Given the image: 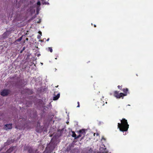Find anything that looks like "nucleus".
I'll return each mask as SVG.
<instances>
[{"instance_id": "obj_20", "label": "nucleus", "mask_w": 153, "mask_h": 153, "mask_svg": "<svg viewBox=\"0 0 153 153\" xmlns=\"http://www.w3.org/2000/svg\"><path fill=\"white\" fill-rule=\"evenodd\" d=\"M34 115H35V116H36V115H37V113H36V111H35V112L34 113Z\"/></svg>"}, {"instance_id": "obj_15", "label": "nucleus", "mask_w": 153, "mask_h": 153, "mask_svg": "<svg viewBox=\"0 0 153 153\" xmlns=\"http://www.w3.org/2000/svg\"><path fill=\"white\" fill-rule=\"evenodd\" d=\"M117 87L118 88V89H120V90H122V85H118L117 86Z\"/></svg>"}, {"instance_id": "obj_26", "label": "nucleus", "mask_w": 153, "mask_h": 153, "mask_svg": "<svg viewBox=\"0 0 153 153\" xmlns=\"http://www.w3.org/2000/svg\"><path fill=\"white\" fill-rule=\"evenodd\" d=\"M26 40H28V38H27L26 39Z\"/></svg>"}, {"instance_id": "obj_7", "label": "nucleus", "mask_w": 153, "mask_h": 153, "mask_svg": "<svg viewBox=\"0 0 153 153\" xmlns=\"http://www.w3.org/2000/svg\"><path fill=\"white\" fill-rule=\"evenodd\" d=\"M16 148V146H11L7 150V153H11Z\"/></svg>"}, {"instance_id": "obj_22", "label": "nucleus", "mask_w": 153, "mask_h": 153, "mask_svg": "<svg viewBox=\"0 0 153 153\" xmlns=\"http://www.w3.org/2000/svg\"><path fill=\"white\" fill-rule=\"evenodd\" d=\"M38 11H39V10H38V8L37 7V13H38Z\"/></svg>"}, {"instance_id": "obj_24", "label": "nucleus", "mask_w": 153, "mask_h": 153, "mask_svg": "<svg viewBox=\"0 0 153 153\" xmlns=\"http://www.w3.org/2000/svg\"><path fill=\"white\" fill-rule=\"evenodd\" d=\"M1 153H7V151H6V152H1Z\"/></svg>"}, {"instance_id": "obj_23", "label": "nucleus", "mask_w": 153, "mask_h": 153, "mask_svg": "<svg viewBox=\"0 0 153 153\" xmlns=\"http://www.w3.org/2000/svg\"><path fill=\"white\" fill-rule=\"evenodd\" d=\"M49 38H48V39H47V41H49Z\"/></svg>"}, {"instance_id": "obj_14", "label": "nucleus", "mask_w": 153, "mask_h": 153, "mask_svg": "<svg viewBox=\"0 0 153 153\" xmlns=\"http://www.w3.org/2000/svg\"><path fill=\"white\" fill-rule=\"evenodd\" d=\"M48 51H49L51 53L53 52V50L51 47H49Z\"/></svg>"}, {"instance_id": "obj_4", "label": "nucleus", "mask_w": 153, "mask_h": 153, "mask_svg": "<svg viewBox=\"0 0 153 153\" xmlns=\"http://www.w3.org/2000/svg\"><path fill=\"white\" fill-rule=\"evenodd\" d=\"M9 93V91L7 89H4L0 93L1 95L3 96H7Z\"/></svg>"}, {"instance_id": "obj_10", "label": "nucleus", "mask_w": 153, "mask_h": 153, "mask_svg": "<svg viewBox=\"0 0 153 153\" xmlns=\"http://www.w3.org/2000/svg\"><path fill=\"white\" fill-rule=\"evenodd\" d=\"M79 132L80 134H83L84 135L85 134V130L84 129L80 130L79 131Z\"/></svg>"}, {"instance_id": "obj_33", "label": "nucleus", "mask_w": 153, "mask_h": 153, "mask_svg": "<svg viewBox=\"0 0 153 153\" xmlns=\"http://www.w3.org/2000/svg\"><path fill=\"white\" fill-rule=\"evenodd\" d=\"M97 135H98V133H97Z\"/></svg>"}, {"instance_id": "obj_3", "label": "nucleus", "mask_w": 153, "mask_h": 153, "mask_svg": "<svg viewBox=\"0 0 153 153\" xmlns=\"http://www.w3.org/2000/svg\"><path fill=\"white\" fill-rule=\"evenodd\" d=\"M36 131L38 133H41L43 131L42 127L41 126L39 122H37L36 126Z\"/></svg>"}, {"instance_id": "obj_6", "label": "nucleus", "mask_w": 153, "mask_h": 153, "mask_svg": "<svg viewBox=\"0 0 153 153\" xmlns=\"http://www.w3.org/2000/svg\"><path fill=\"white\" fill-rule=\"evenodd\" d=\"M4 129L7 130L8 129H10L12 128V124H9L5 125L4 127Z\"/></svg>"}, {"instance_id": "obj_5", "label": "nucleus", "mask_w": 153, "mask_h": 153, "mask_svg": "<svg viewBox=\"0 0 153 153\" xmlns=\"http://www.w3.org/2000/svg\"><path fill=\"white\" fill-rule=\"evenodd\" d=\"M14 140L11 138H9L7 141V142L4 143V145L5 146H6L7 145H10L14 142Z\"/></svg>"}, {"instance_id": "obj_1", "label": "nucleus", "mask_w": 153, "mask_h": 153, "mask_svg": "<svg viewBox=\"0 0 153 153\" xmlns=\"http://www.w3.org/2000/svg\"><path fill=\"white\" fill-rule=\"evenodd\" d=\"M121 123H118L117 127L120 131H126L129 128V125L128 124L127 120L125 118H123L120 120Z\"/></svg>"}, {"instance_id": "obj_19", "label": "nucleus", "mask_w": 153, "mask_h": 153, "mask_svg": "<svg viewBox=\"0 0 153 153\" xmlns=\"http://www.w3.org/2000/svg\"><path fill=\"white\" fill-rule=\"evenodd\" d=\"M77 104H78V105L77 106V107L79 108L80 107L79 102H78Z\"/></svg>"}, {"instance_id": "obj_25", "label": "nucleus", "mask_w": 153, "mask_h": 153, "mask_svg": "<svg viewBox=\"0 0 153 153\" xmlns=\"http://www.w3.org/2000/svg\"><path fill=\"white\" fill-rule=\"evenodd\" d=\"M94 27H96V25H94Z\"/></svg>"}, {"instance_id": "obj_31", "label": "nucleus", "mask_w": 153, "mask_h": 153, "mask_svg": "<svg viewBox=\"0 0 153 153\" xmlns=\"http://www.w3.org/2000/svg\"><path fill=\"white\" fill-rule=\"evenodd\" d=\"M44 39H45V40H46V39H43V40H44Z\"/></svg>"}, {"instance_id": "obj_27", "label": "nucleus", "mask_w": 153, "mask_h": 153, "mask_svg": "<svg viewBox=\"0 0 153 153\" xmlns=\"http://www.w3.org/2000/svg\"><path fill=\"white\" fill-rule=\"evenodd\" d=\"M16 128H18L17 126L16 127Z\"/></svg>"}, {"instance_id": "obj_13", "label": "nucleus", "mask_w": 153, "mask_h": 153, "mask_svg": "<svg viewBox=\"0 0 153 153\" xmlns=\"http://www.w3.org/2000/svg\"><path fill=\"white\" fill-rule=\"evenodd\" d=\"M22 39V37H21L19 38L18 39L16 40V41H17L18 42H20Z\"/></svg>"}, {"instance_id": "obj_29", "label": "nucleus", "mask_w": 153, "mask_h": 153, "mask_svg": "<svg viewBox=\"0 0 153 153\" xmlns=\"http://www.w3.org/2000/svg\"><path fill=\"white\" fill-rule=\"evenodd\" d=\"M22 127L21 128H19V129H22Z\"/></svg>"}, {"instance_id": "obj_16", "label": "nucleus", "mask_w": 153, "mask_h": 153, "mask_svg": "<svg viewBox=\"0 0 153 153\" xmlns=\"http://www.w3.org/2000/svg\"><path fill=\"white\" fill-rule=\"evenodd\" d=\"M13 44L15 45H16L19 44L17 41H16V40L13 43Z\"/></svg>"}, {"instance_id": "obj_32", "label": "nucleus", "mask_w": 153, "mask_h": 153, "mask_svg": "<svg viewBox=\"0 0 153 153\" xmlns=\"http://www.w3.org/2000/svg\"><path fill=\"white\" fill-rule=\"evenodd\" d=\"M5 34V33H4V34Z\"/></svg>"}, {"instance_id": "obj_2", "label": "nucleus", "mask_w": 153, "mask_h": 153, "mask_svg": "<svg viewBox=\"0 0 153 153\" xmlns=\"http://www.w3.org/2000/svg\"><path fill=\"white\" fill-rule=\"evenodd\" d=\"M114 96L117 99H120L122 97V99L123 98V97L126 95V94L124 95L123 93H119V92L117 91H115L113 93Z\"/></svg>"}, {"instance_id": "obj_8", "label": "nucleus", "mask_w": 153, "mask_h": 153, "mask_svg": "<svg viewBox=\"0 0 153 153\" xmlns=\"http://www.w3.org/2000/svg\"><path fill=\"white\" fill-rule=\"evenodd\" d=\"M60 97V94L58 93L56 95L54 94V96L53 97V100H57Z\"/></svg>"}, {"instance_id": "obj_21", "label": "nucleus", "mask_w": 153, "mask_h": 153, "mask_svg": "<svg viewBox=\"0 0 153 153\" xmlns=\"http://www.w3.org/2000/svg\"><path fill=\"white\" fill-rule=\"evenodd\" d=\"M25 91H28L29 90V89H26L25 90Z\"/></svg>"}, {"instance_id": "obj_17", "label": "nucleus", "mask_w": 153, "mask_h": 153, "mask_svg": "<svg viewBox=\"0 0 153 153\" xmlns=\"http://www.w3.org/2000/svg\"><path fill=\"white\" fill-rule=\"evenodd\" d=\"M81 137V135L80 134H79L78 135L76 136V139L79 138V137Z\"/></svg>"}, {"instance_id": "obj_28", "label": "nucleus", "mask_w": 153, "mask_h": 153, "mask_svg": "<svg viewBox=\"0 0 153 153\" xmlns=\"http://www.w3.org/2000/svg\"><path fill=\"white\" fill-rule=\"evenodd\" d=\"M40 33L41 35H42V33L41 32H40Z\"/></svg>"}, {"instance_id": "obj_30", "label": "nucleus", "mask_w": 153, "mask_h": 153, "mask_svg": "<svg viewBox=\"0 0 153 153\" xmlns=\"http://www.w3.org/2000/svg\"><path fill=\"white\" fill-rule=\"evenodd\" d=\"M1 150H2V149H0V152Z\"/></svg>"}, {"instance_id": "obj_12", "label": "nucleus", "mask_w": 153, "mask_h": 153, "mask_svg": "<svg viewBox=\"0 0 153 153\" xmlns=\"http://www.w3.org/2000/svg\"><path fill=\"white\" fill-rule=\"evenodd\" d=\"M72 137H74L75 139H76V135L75 132L74 131H72Z\"/></svg>"}, {"instance_id": "obj_11", "label": "nucleus", "mask_w": 153, "mask_h": 153, "mask_svg": "<svg viewBox=\"0 0 153 153\" xmlns=\"http://www.w3.org/2000/svg\"><path fill=\"white\" fill-rule=\"evenodd\" d=\"M42 3L43 4H49V3H48L45 0H41Z\"/></svg>"}, {"instance_id": "obj_18", "label": "nucleus", "mask_w": 153, "mask_h": 153, "mask_svg": "<svg viewBox=\"0 0 153 153\" xmlns=\"http://www.w3.org/2000/svg\"><path fill=\"white\" fill-rule=\"evenodd\" d=\"M37 5H40L41 4V3L39 1H37Z\"/></svg>"}, {"instance_id": "obj_9", "label": "nucleus", "mask_w": 153, "mask_h": 153, "mask_svg": "<svg viewBox=\"0 0 153 153\" xmlns=\"http://www.w3.org/2000/svg\"><path fill=\"white\" fill-rule=\"evenodd\" d=\"M122 91L124 92V93H123V94H124V95L126 94V95L125 96H126L127 95V93L128 91V89L127 88H123L122 89Z\"/></svg>"}]
</instances>
